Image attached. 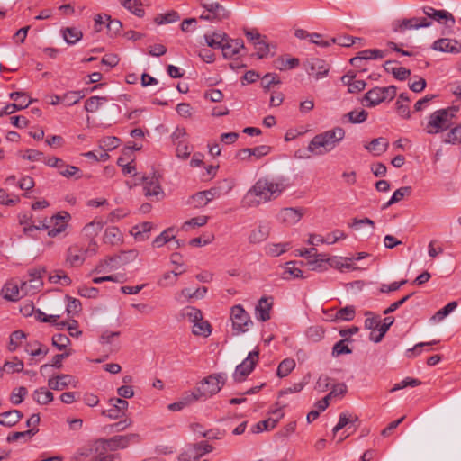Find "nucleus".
Listing matches in <instances>:
<instances>
[{"label": "nucleus", "instance_id": "obj_1", "mask_svg": "<svg viewBox=\"0 0 461 461\" xmlns=\"http://www.w3.org/2000/svg\"><path fill=\"white\" fill-rule=\"evenodd\" d=\"M285 179L277 181L267 178L258 179L242 199L243 207H256L263 203L276 199L287 188Z\"/></svg>", "mask_w": 461, "mask_h": 461}, {"label": "nucleus", "instance_id": "obj_2", "mask_svg": "<svg viewBox=\"0 0 461 461\" xmlns=\"http://www.w3.org/2000/svg\"><path fill=\"white\" fill-rule=\"evenodd\" d=\"M345 130L334 127L324 132L315 135L308 144V151L313 155L321 156L333 150L345 138Z\"/></svg>", "mask_w": 461, "mask_h": 461}, {"label": "nucleus", "instance_id": "obj_3", "mask_svg": "<svg viewBox=\"0 0 461 461\" xmlns=\"http://www.w3.org/2000/svg\"><path fill=\"white\" fill-rule=\"evenodd\" d=\"M457 111L458 107L451 106L432 113L425 128L426 132L428 134H437L450 128Z\"/></svg>", "mask_w": 461, "mask_h": 461}, {"label": "nucleus", "instance_id": "obj_4", "mask_svg": "<svg viewBox=\"0 0 461 461\" xmlns=\"http://www.w3.org/2000/svg\"><path fill=\"white\" fill-rule=\"evenodd\" d=\"M226 382L225 374H212L203 378L196 386L198 395L207 399L218 393Z\"/></svg>", "mask_w": 461, "mask_h": 461}, {"label": "nucleus", "instance_id": "obj_5", "mask_svg": "<svg viewBox=\"0 0 461 461\" xmlns=\"http://www.w3.org/2000/svg\"><path fill=\"white\" fill-rule=\"evenodd\" d=\"M140 441L139 434L131 433L127 435L113 436L110 438L100 439L99 443L104 450L116 451L124 449L131 444H136Z\"/></svg>", "mask_w": 461, "mask_h": 461}, {"label": "nucleus", "instance_id": "obj_6", "mask_svg": "<svg viewBox=\"0 0 461 461\" xmlns=\"http://www.w3.org/2000/svg\"><path fill=\"white\" fill-rule=\"evenodd\" d=\"M201 5L207 12H203L200 15V19L209 21L212 23H220L225 19H228L230 15V12L228 11L223 5L219 4L218 2L212 3H201Z\"/></svg>", "mask_w": 461, "mask_h": 461}, {"label": "nucleus", "instance_id": "obj_7", "mask_svg": "<svg viewBox=\"0 0 461 461\" xmlns=\"http://www.w3.org/2000/svg\"><path fill=\"white\" fill-rule=\"evenodd\" d=\"M230 317L233 330L237 334L246 332L249 326L252 324L249 313L240 304L231 308Z\"/></svg>", "mask_w": 461, "mask_h": 461}, {"label": "nucleus", "instance_id": "obj_8", "mask_svg": "<svg viewBox=\"0 0 461 461\" xmlns=\"http://www.w3.org/2000/svg\"><path fill=\"white\" fill-rule=\"evenodd\" d=\"M259 352L253 350L249 353L247 358L236 366L233 378L236 382H242L254 370L258 361Z\"/></svg>", "mask_w": 461, "mask_h": 461}, {"label": "nucleus", "instance_id": "obj_9", "mask_svg": "<svg viewBox=\"0 0 461 461\" xmlns=\"http://www.w3.org/2000/svg\"><path fill=\"white\" fill-rule=\"evenodd\" d=\"M431 24L427 18L412 17L409 19H398L395 20L393 24V31L394 32H403L410 29H419L422 27H429Z\"/></svg>", "mask_w": 461, "mask_h": 461}, {"label": "nucleus", "instance_id": "obj_10", "mask_svg": "<svg viewBox=\"0 0 461 461\" xmlns=\"http://www.w3.org/2000/svg\"><path fill=\"white\" fill-rule=\"evenodd\" d=\"M29 292L28 282H22L21 286H19L17 283L10 281L2 289L4 298L13 302L18 301Z\"/></svg>", "mask_w": 461, "mask_h": 461}, {"label": "nucleus", "instance_id": "obj_11", "mask_svg": "<svg viewBox=\"0 0 461 461\" xmlns=\"http://www.w3.org/2000/svg\"><path fill=\"white\" fill-rule=\"evenodd\" d=\"M221 194L220 187H212L208 190L197 192L192 195L189 199V203L196 208L203 207L212 200L220 197Z\"/></svg>", "mask_w": 461, "mask_h": 461}, {"label": "nucleus", "instance_id": "obj_12", "mask_svg": "<svg viewBox=\"0 0 461 461\" xmlns=\"http://www.w3.org/2000/svg\"><path fill=\"white\" fill-rule=\"evenodd\" d=\"M212 447L206 442H200L186 448V450L180 455L181 461H193L198 460L203 454L212 451Z\"/></svg>", "mask_w": 461, "mask_h": 461}, {"label": "nucleus", "instance_id": "obj_13", "mask_svg": "<svg viewBox=\"0 0 461 461\" xmlns=\"http://www.w3.org/2000/svg\"><path fill=\"white\" fill-rule=\"evenodd\" d=\"M101 447L99 440L79 447L71 456V461H90L95 458Z\"/></svg>", "mask_w": 461, "mask_h": 461}, {"label": "nucleus", "instance_id": "obj_14", "mask_svg": "<svg viewBox=\"0 0 461 461\" xmlns=\"http://www.w3.org/2000/svg\"><path fill=\"white\" fill-rule=\"evenodd\" d=\"M77 381L71 375H59L56 376H51L48 380V386L51 390L62 391L68 386H72L73 388L77 387Z\"/></svg>", "mask_w": 461, "mask_h": 461}, {"label": "nucleus", "instance_id": "obj_15", "mask_svg": "<svg viewBox=\"0 0 461 461\" xmlns=\"http://www.w3.org/2000/svg\"><path fill=\"white\" fill-rule=\"evenodd\" d=\"M70 219L69 213L66 212H58L50 218L51 229L49 230L48 235L54 238L63 232L68 226V221Z\"/></svg>", "mask_w": 461, "mask_h": 461}, {"label": "nucleus", "instance_id": "obj_16", "mask_svg": "<svg viewBox=\"0 0 461 461\" xmlns=\"http://www.w3.org/2000/svg\"><path fill=\"white\" fill-rule=\"evenodd\" d=\"M86 252L87 250L78 244L71 245L67 250L66 263L70 267L81 266L85 261Z\"/></svg>", "mask_w": 461, "mask_h": 461}, {"label": "nucleus", "instance_id": "obj_17", "mask_svg": "<svg viewBox=\"0 0 461 461\" xmlns=\"http://www.w3.org/2000/svg\"><path fill=\"white\" fill-rule=\"evenodd\" d=\"M286 404H283L280 406V408L273 411L274 418H268L265 420H261L258 422L253 428L252 432L253 433H259L264 430H270L273 429L278 423V421L284 417V412L282 411V409L285 408Z\"/></svg>", "mask_w": 461, "mask_h": 461}, {"label": "nucleus", "instance_id": "obj_18", "mask_svg": "<svg viewBox=\"0 0 461 461\" xmlns=\"http://www.w3.org/2000/svg\"><path fill=\"white\" fill-rule=\"evenodd\" d=\"M306 71L308 74H313L316 79L322 78L328 75L330 70L329 64L321 59H311L306 61Z\"/></svg>", "mask_w": 461, "mask_h": 461}, {"label": "nucleus", "instance_id": "obj_19", "mask_svg": "<svg viewBox=\"0 0 461 461\" xmlns=\"http://www.w3.org/2000/svg\"><path fill=\"white\" fill-rule=\"evenodd\" d=\"M271 231V226L267 221H260L257 227H255L249 235V242L250 244L261 243L269 237Z\"/></svg>", "mask_w": 461, "mask_h": 461}, {"label": "nucleus", "instance_id": "obj_20", "mask_svg": "<svg viewBox=\"0 0 461 461\" xmlns=\"http://www.w3.org/2000/svg\"><path fill=\"white\" fill-rule=\"evenodd\" d=\"M424 14L437 22L445 21V24L448 28H452L455 24V18L449 12L446 10H436L433 7L426 6L423 8Z\"/></svg>", "mask_w": 461, "mask_h": 461}, {"label": "nucleus", "instance_id": "obj_21", "mask_svg": "<svg viewBox=\"0 0 461 461\" xmlns=\"http://www.w3.org/2000/svg\"><path fill=\"white\" fill-rule=\"evenodd\" d=\"M385 54L386 51L380 50H365L359 51L357 56L350 59V64L354 67L359 68L361 67L360 63L362 60L383 59L385 57Z\"/></svg>", "mask_w": 461, "mask_h": 461}, {"label": "nucleus", "instance_id": "obj_22", "mask_svg": "<svg viewBox=\"0 0 461 461\" xmlns=\"http://www.w3.org/2000/svg\"><path fill=\"white\" fill-rule=\"evenodd\" d=\"M273 306L272 297H261L256 306V317L261 321H267L270 319V311Z\"/></svg>", "mask_w": 461, "mask_h": 461}, {"label": "nucleus", "instance_id": "obj_23", "mask_svg": "<svg viewBox=\"0 0 461 461\" xmlns=\"http://www.w3.org/2000/svg\"><path fill=\"white\" fill-rule=\"evenodd\" d=\"M303 217V212L295 208H284L278 213V220L285 225H294Z\"/></svg>", "mask_w": 461, "mask_h": 461}, {"label": "nucleus", "instance_id": "obj_24", "mask_svg": "<svg viewBox=\"0 0 461 461\" xmlns=\"http://www.w3.org/2000/svg\"><path fill=\"white\" fill-rule=\"evenodd\" d=\"M242 49H244V42L241 39L226 38L221 47L222 53L225 58H233L239 54Z\"/></svg>", "mask_w": 461, "mask_h": 461}, {"label": "nucleus", "instance_id": "obj_25", "mask_svg": "<svg viewBox=\"0 0 461 461\" xmlns=\"http://www.w3.org/2000/svg\"><path fill=\"white\" fill-rule=\"evenodd\" d=\"M143 189L146 196H157L162 194V188L157 176L142 177Z\"/></svg>", "mask_w": 461, "mask_h": 461}, {"label": "nucleus", "instance_id": "obj_26", "mask_svg": "<svg viewBox=\"0 0 461 461\" xmlns=\"http://www.w3.org/2000/svg\"><path fill=\"white\" fill-rule=\"evenodd\" d=\"M457 45V41L442 38L434 41L432 49L437 51L454 53L461 50V44L459 47Z\"/></svg>", "mask_w": 461, "mask_h": 461}, {"label": "nucleus", "instance_id": "obj_27", "mask_svg": "<svg viewBox=\"0 0 461 461\" xmlns=\"http://www.w3.org/2000/svg\"><path fill=\"white\" fill-rule=\"evenodd\" d=\"M23 417V414L18 410H11L0 413V424L5 427H13L17 424Z\"/></svg>", "mask_w": 461, "mask_h": 461}, {"label": "nucleus", "instance_id": "obj_28", "mask_svg": "<svg viewBox=\"0 0 461 461\" xmlns=\"http://www.w3.org/2000/svg\"><path fill=\"white\" fill-rule=\"evenodd\" d=\"M388 147V140L383 137L374 139L371 142L365 145V149L369 152H373L375 156H380L384 153Z\"/></svg>", "mask_w": 461, "mask_h": 461}, {"label": "nucleus", "instance_id": "obj_29", "mask_svg": "<svg viewBox=\"0 0 461 461\" xmlns=\"http://www.w3.org/2000/svg\"><path fill=\"white\" fill-rule=\"evenodd\" d=\"M292 248L290 242L269 243L265 247L266 254L271 257H278Z\"/></svg>", "mask_w": 461, "mask_h": 461}, {"label": "nucleus", "instance_id": "obj_30", "mask_svg": "<svg viewBox=\"0 0 461 461\" xmlns=\"http://www.w3.org/2000/svg\"><path fill=\"white\" fill-rule=\"evenodd\" d=\"M380 87L375 86L365 95V99L368 102L367 106L373 107L384 102V95H382Z\"/></svg>", "mask_w": 461, "mask_h": 461}, {"label": "nucleus", "instance_id": "obj_31", "mask_svg": "<svg viewBox=\"0 0 461 461\" xmlns=\"http://www.w3.org/2000/svg\"><path fill=\"white\" fill-rule=\"evenodd\" d=\"M121 5L138 17H142L145 11L140 0H119Z\"/></svg>", "mask_w": 461, "mask_h": 461}, {"label": "nucleus", "instance_id": "obj_32", "mask_svg": "<svg viewBox=\"0 0 461 461\" xmlns=\"http://www.w3.org/2000/svg\"><path fill=\"white\" fill-rule=\"evenodd\" d=\"M62 35L64 40L68 44H75L83 37L82 32L75 27H67L62 29Z\"/></svg>", "mask_w": 461, "mask_h": 461}, {"label": "nucleus", "instance_id": "obj_33", "mask_svg": "<svg viewBox=\"0 0 461 461\" xmlns=\"http://www.w3.org/2000/svg\"><path fill=\"white\" fill-rule=\"evenodd\" d=\"M32 398L39 404H47L53 401L54 396L50 390L41 387L33 392Z\"/></svg>", "mask_w": 461, "mask_h": 461}, {"label": "nucleus", "instance_id": "obj_34", "mask_svg": "<svg viewBox=\"0 0 461 461\" xmlns=\"http://www.w3.org/2000/svg\"><path fill=\"white\" fill-rule=\"evenodd\" d=\"M411 193V186H403L399 189H397L393 194L391 199L383 205V209H386L389 206L393 205V203H396L400 201H402L404 196H409Z\"/></svg>", "mask_w": 461, "mask_h": 461}, {"label": "nucleus", "instance_id": "obj_35", "mask_svg": "<svg viewBox=\"0 0 461 461\" xmlns=\"http://www.w3.org/2000/svg\"><path fill=\"white\" fill-rule=\"evenodd\" d=\"M299 59L296 58L279 57L275 60V67L279 70H286L299 66Z\"/></svg>", "mask_w": 461, "mask_h": 461}, {"label": "nucleus", "instance_id": "obj_36", "mask_svg": "<svg viewBox=\"0 0 461 461\" xmlns=\"http://www.w3.org/2000/svg\"><path fill=\"white\" fill-rule=\"evenodd\" d=\"M295 361L293 358H285L279 364L276 375L278 377L287 376L295 367Z\"/></svg>", "mask_w": 461, "mask_h": 461}, {"label": "nucleus", "instance_id": "obj_37", "mask_svg": "<svg viewBox=\"0 0 461 461\" xmlns=\"http://www.w3.org/2000/svg\"><path fill=\"white\" fill-rule=\"evenodd\" d=\"M152 228H153V224L151 222L144 221V222L133 227L132 233L136 239L144 240L149 238L148 233L151 230Z\"/></svg>", "mask_w": 461, "mask_h": 461}, {"label": "nucleus", "instance_id": "obj_38", "mask_svg": "<svg viewBox=\"0 0 461 461\" xmlns=\"http://www.w3.org/2000/svg\"><path fill=\"white\" fill-rule=\"evenodd\" d=\"M193 333L196 336H203L206 338L212 333L211 324L202 318V321L194 323Z\"/></svg>", "mask_w": 461, "mask_h": 461}, {"label": "nucleus", "instance_id": "obj_39", "mask_svg": "<svg viewBox=\"0 0 461 461\" xmlns=\"http://www.w3.org/2000/svg\"><path fill=\"white\" fill-rule=\"evenodd\" d=\"M49 281L53 284L60 283L62 285H69L71 284L70 277L64 270H55L49 276Z\"/></svg>", "mask_w": 461, "mask_h": 461}, {"label": "nucleus", "instance_id": "obj_40", "mask_svg": "<svg viewBox=\"0 0 461 461\" xmlns=\"http://www.w3.org/2000/svg\"><path fill=\"white\" fill-rule=\"evenodd\" d=\"M107 102L106 97L91 96L85 103V109L88 113H95L100 106Z\"/></svg>", "mask_w": 461, "mask_h": 461}, {"label": "nucleus", "instance_id": "obj_41", "mask_svg": "<svg viewBox=\"0 0 461 461\" xmlns=\"http://www.w3.org/2000/svg\"><path fill=\"white\" fill-rule=\"evenodd\" d=\"M180 15L176 11H170L167 14H160L155 17V23L158 25L177 22Z\"/></svg>", "mask_w": 461, "mask_h": 461}, {"label": "nucleus", "instance_id": "obj_42", "mask_svg": "<svg viewBox=\"0 0 461 461\" xmlns=\"http://www.w3.org/2000/svg\"><path fill=\"white\" fill-rule=\"evenodd\" d=\"M10 98L14 101L19 111L28 107L34 101L33 99L27 100V95L23 92H13L10 94Z\"/></svg>", "mask_w": 461, "mask_h": 461}, {"label": "nucleus", "instance_id": "obj_43", "mask_svg": "<svg viewBox=\"0 0 461 461\" xmlns=\"http://www.w3.org/2000/svg\"><path fill=\"white\" fill-rule=\"evenodd\" d=\"M457 307V303L456 301L448 303L442 309L438 311L431 318L433 321L438 322L441 321L445 317L450 314Z\"/></svg>", "mask_w": 461, "mask_h": 461}, {"label": "nucleus", "instance_id": "obj_44", "mask_svg": "<svg viewBox=\"0 0 461 461\" xmlns=\"http://www.w3.org/2000/svg\"><path fill=\"white\" fill-rule=\"evenodd\" d=\"M393 61H386L384 65V68L386 70H391L393 77L399 80H405L410 75L411 71L403 67L399 68H390V65L393 64Z\"/></svg>", "mask_w": 461, "mask_h": 461}, {"label": "nucleus", "instance_id": "obj_45", "mask_svg": "<svg viewBox=\"0 0 461 461\" xmlns=\"http://www.w3.org/2000/svg\"><path fill=\"white\" fill-rule=\"evenodd\" d=\"M205 41L209 47L214 49H221L222 44L226 40V34L212 33V35H204Z\"/></svg>", "mask_w": 461, "mask_h": 461}, {"label": "nucleus", "instance_id": "obj_46", "mask_svg": "<svg viewBox=\"0 0 461 461\" xmlns=\"http://www.w3.org/2000/svg\"><path fill=\"white\" fill-rule=\"evenodd\" d=\"M26 338V334L21 330H15L10 335V342L8 346L9 351H14L22 343V340Z\"/></svg>", "mask_w": 461, "mask_h": 461}, {"label": "nucleus", "instance_id": "obj_47", "mask_svg": "<svg viewBox=\"0 0 461 461\" xmlns=\"http://www.w3.org/2000/svg\"><path fill=\"white\" fill-rule=\"evenodd\" d=\"M121 240V232L116 227H109L104 231V241L108 244H115Z\"/></svg>", "mask_w": 461, "mask_h": 461}, {"label": "nucleus", "instance_id": "obj_48", "mask_svg": "<svg viewBox=\"0 0 461 461\" xmlns=\"http://www.w3.org/2000/svg\"><path fill=\"white\" fill-rule=\"evenodd\" d=\"M324 329L321 326H311L306 330V336L309 340L318 342L324 337Z\"/></svg>", "mask_w": 461, "mask_h": 461}, {"label": "nucleus", "instance_id": "obj_49", "mask_svg": "<svg viewBox=\"0 0 461 461\" xmlns=\"http://www.w3.org/2000/svg\"><path fill=\"white\" fill-rule=\"evenodd\" d=\"M174 238L175 236L173 234V229L168 228L153 240V246L156 248H160L166 243L169 242Z\"/></svg>", "mask_w": 461, "mask_h": 461}, {"label": "nucleus", "instance_id": "obj_50", "mask_svg": "<svg viewBox=\"0 0 461 461\" xmlns=\"http://www.w3.org/2000/svg\"><path fill=\"white\" fill-rule=\"evenodd\" d=\"M393 321H394L393 317H385L383 320V323L379 324V327H378L379 334L375 339L373 338V334H371V339H373L375 342H379L384 338V336L385 335V333L389 330V328L393 325Z\"/></svg>", "mask_w": 461, "mask_h": 461}, {"label": "nucleus", "instance_id": "obj_51", "mask_svg": "<svg viewBox=\"0 0 461 461\" xmlns=\"http://www.w3.org/2000/svg\"><path fill=\"white\" fill-rule=\"evenodd\" d=\"M444 141L450 144L461 143V125H457L451 129L450 131L447 133Z\"/></svg>", "mask_w": 461, "mask_h": 461}, {"label": "nucleus", "instance_id": "obj_52", "mask_svg": "<svg viewBox=\"0 0 461 461\" xmlns=\"http://www.w3.org/2000/svg\"><path fill=\"white\" fill-rule=\"evenodd\" d=\"M84 96L85 94L82 91H70L62 96V102L66 103L67 105H73L79 102Z\"/></svg>", "mask_w": 461, "mask_h": 461}, {"label": "nucleus", "instance_id": "obj_53", "mask_svg": "<svg viewBox=\"0 0 461 461\" xmlns=\"http://www.w3.org/2000/svg\"><path fill=\"white\" fill-rule=\"evenodd\" d=\"M255 48L257 50V56L259 59L267 57L269 53V45L267 41V37L263 36L261 40L255 41Z\"/></svg>", "mask_w": 461, "mask_h": 461}, {"label": "nucleus", "instance_id": "obj_54", "mask_svg": "<svg viewBox=\"0 0 461 461\" xmlns=\"http://www.w3.org/2000/svg\"><path fill=\"white\" fill-rule=\"evenodd\" d=\"M351 123L364 122L367 118V113L362 109L361 111H351L344 115Z\"/></svg>", "mask_w": 461, "mask_h": 461}, {"label": "nucleus", "instance_id": "obj_55", "mask_svg": "<svg viewBox=\"0 0 461 461\" xmlns=\"http://www.w3.org/2000/svg\"><path fill=\"white\" fill-rule=\"evenodd\" d=\"M183 315L193 323L198 321H202L203 317V313L199 309L191 306L185 307L183 310Z\"/></svg>", "mask_w": 461, "mask_h": 461}, {"label": "nucleus", "instance_id": "obj_56", "mask_svg": "<svg viewBox=\"0 0 461 461\" xmlns=\"http://www.w3.org/2000/svg\"><path fill=\"white\" fill-rule=\"evenodd\" d=\"M105 20L108 21L106 23V28L112 36L117 35L122 28V24L119 20L112 19L110 15L104 14Z\"/></svg>", "mask_w": 461, "mask_h": 461}, {"label": "nucleus", "instance_id": "obj_57", "mask_svg": "<svg viewBox=\"0 0 461 461\" xmlns=\"http://www.w3.org/2000/svg\"><path fill=\"white\" fill-rule=\"evenodd\" d=\"M58 169L59 173L67 178L77 176V175L80 172V169L77 167L68 165L64 161L63 165H60Z\"/></svg>", "mask_w": 461, "mask_h": 461}, {"label": "nucleus", "instance_id": "obj_58", "mask_svg": "<svg viewBox=\"0 0 461 461\" xmlns=\"http://www.w3.org/2000/svg\"><path fill=\"white\" fill-rule=\"evenodd\" d=\"M279 83L280 79L276 74L267 73L261 79V86L266 90H269L273 86Z\"/></svg>", "mask_w": 461, "mask_h": 461}, {"label": "nucleus", "instance_id": "obj_59", "mask_svg": "<svg viewBox=\"0 0 461 461\" xmlns=\"http://www.w3.org/2000/svg\"><path fill=\"white\" fill-rule=\"evenodd\" d=\"M421 384V382L419 379L411 378V377H406L400 383H397L393 385V387L391 389V392H395L403 388H406L408 386L415 387Z\"/></svg>", "mask_w": 461, "mask_h": 461}, {"label": "nucleus", "instance_id": "obj_60", "mask_svg": "<svg viewBox=\"0 0 461 461\" xmlns=\"http://www.w3.org/2000/svg\"><path fill=\"white\" fill-rule=\"evenodd\" d=\"M356 311L354 306H346L339 309L336 313V318L343 321H351L355 318Z\"/></svg>", "mask_w": 461, "mask_h": 461}, {"label": "nucleus", "instance_id": "obj_61", "mask_svg": "<svg viewBox=\"0 0 461 461\" xmlns=\"http://www.w3.org/2000/svg\"><path fill=\"white\" fill-rule=\"evenodd\" d=\"M4 369L5 372L10 374L21 372L23 369V362L19 360L17 357H14L13 361H7L5 363Z\"/></svg>", "mask_w": 461, "mask_h": 461}, {"label": "nucleus", "instance_id": "obj_62", "mask_svg": "<svg viewBox=\"0 0 461 461\" xmlns=\"http://www.w3.org/2000/svg\"><path fill=\"white\" fill-rule=\"evenodd\" d=\"M70 344L69 338L65 334H56L52 337V345L58 349H65Z\"/></svg>", "mask_w": 461, "mask_h": 461}, {"label": "nucleus", "instance_id": "obj_63", "mask_svg": "<svg viewBox=\"0 0 461 461\" xmlns=\"http://www.w3.org/2000/svg\"><path fill=\"white\" fill-rule=\"evenodd\" d=\"M176 145V152L178 158L185 159L190 156L191 149L186 140H179Z\"/></svg>", "mask_w": 461, "mask_h": 461}, {"label": "nucleus", "instance_id": "obj_64", "mask_svg": "<svg viewBox=\"0 0 461 461\" xmlns=\"http://www.w3.org/2000/svg\"><path fill=\"white\" fill-rule=\"evenodd\" d=\"M348 339H341L338 341L332 348V356L339 357L342 354H350L352 350L346 344Z\"/></svg>", "mask_w": 461, "mask_h": 461}]
</instances>
